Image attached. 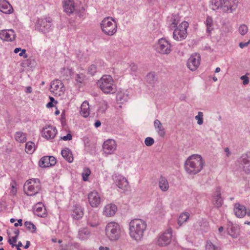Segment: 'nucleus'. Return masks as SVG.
<instances>
[{"label":"nucleus","mask_w":250,"mask_h":250,"mask_svg":"<svg viewBox=\"0 0 250 250\" xmlns=\"http://www.w3.org/2000/svg\"><path fill=\"white\" fill-rule=\"evenodd\" d=\"M206 250H215L216 247L210 241H207L206 246Z\"/></svg>","instance_id":"09e8293b"},{"label":"nucleus","mask_w":250,"mask_h":250,"mask_svg":"<svg viewBox=\"0 0 250 250\" xmlns=\"http://www.w3.org/2000/svg\"><path fill=\"white\" fill-rule=\"evenodd\" d=\"M224 0H211L210 7L213 10L220 9L223 12Z\"/></svg>","instance_id":"cd10ccee"},{"label":"nucleus","mask_w":250,"mask_h":250,"mask_svg":"<svg viewBox=\"0 0 250 250\" xmlns=\"http://www.w3.org/2000/svg\"><path fill=\"white\" fill-rule=\"evenodd\" d=\"M11 186L12 188L11 192L13 195H15L17 192V189L13 184H11Z\"/></svg>","instance_id":"69168bd1"},{"label":"nucleus","mask_w":250,"mask_h":250,"mask_svg":"<svg viewBox=\"0 0 250 250\" xmlns=\"http://www.w3.org/2000/svg\"><path fill=\"white\" fill-rule=\"evenodd\" d=\"M49 156H46L42 157L39 161V165L42 167H49Z\"/></svg>","instance_id":"e433bc0d"},{"label":"nucleus","mask_w":250,"mask_h":250,"mask_svg":"<svg viewBox=\"0 0 250 250\" xmlns=\"http://www.w3.org/2000/svg\"><path fill=\"white\" fill-rule=\"evenodd\" d=\"M233 211L235 216L240 218H243L247 213L246 207L238 203L234 204Z\"/></svg>","instance_id":"a211bd4d"},{"label":"nucleus","mask_w":250,"mask_h":250,"mask_svg":"<svg viewBox=\"0 0 250 250\" xmlns=\"http://www.w3.org/2000/svg\"><path fill=\"white\" fill-rule=\"evenodd\" d=\"M203 114L202 112H199L198 115L195 116V119L198 120L197 123L198 125H202L203 124Z\"/></svg>","instance_id":"3c124183"},{"label":"nucleus","mask_w":250,"mask_h":250,"mask_svg":"<svg viewBox=\"0 0 250 250\" xmlns=\"http://www.w3.org/2000/svg\"><path fill=\"white\" fill-rule=\"evenodd\" d=\"M250 44V39L246 42H241L239 44V46L241 48H244L248 46Z\"/></svg>","instance_id":"13d9d810"},{"label":"nucleus","mask_w":250,"mask_h":250,"mask_svg":"<svg viewBox=\"0 0 250 250\" xmlns=\"http://www.w3.org/2000/svg\"><path fill=\"white\" fill-rule=\"evenodd\" d=\"M212 202L217 208L221 207L223 203V200L221 196L220 189H217L214 193L212 197Z\"/></svg>","instance_id":"5701e85b"},{"label":"nucleus","mask_w":250,"mask_h":250,"mask_svg":"<svg viewBox=\"0 0 250 250\" xmlns=\"http://www.w3.org/2000/svg\"><path fill=\"white\" fill-rule=\"evenodd\" d=\"M52 20L50 18L44 19H38L37 21L36 28L42 32L48 31L51 27Z\"/></svg>","instance_id":"9d476101"},{"label":"nucleus","mask_w":250,"mask_h":250,"mask_svg":"<svg viewBox=\"0 0 250 250\" xmlns=\"http://www.w3.org/2000/svg\"><path fill=\"white\" fill-rule=\"evenodd\" d=\"M99 250H109V248L107 247L100 246L99 248Z\"/></svg>","instance_id":"774afa93"},{"label":"nucleus","mask_w":250,"mask_h":250,"mask_svg":"<svg viewBox=\"0 0 250 250\" xmlns=\"http://www.w3.org/2000/svg\"><path fill=\"white\" fill-rule=\"evenodd\" d=\"M42 202H39L34 206V214L36 215L44 217L46 215V210Z\"/></svg>","instance_id":"4be33fe9"},{"label":"nucleus","mask_w":250,"mask_h":250,"mask_svg":"<svg viewBox=\"0 0 250 250\" xmlns=\"http://www.w3.org/2000/svg\"><path fill=\"white\" fill-rule=\"evenodd\" d=\"M154 126L159 136L162 138L164 137L166 135L165 128L159 120L156 119L154 121Z\"/></svg>","instance_id":"393cba45"},{"label":"nucleus","mask_w":250,"mask_h":250,"mask_svg":"<svg viewBox=\"0 0 250 250\" xmlns=\"http://www.w3.org/2000/svg\"><path fill=\"white\" fill-rule=\"evenodd\" d=\"M115 183L120 188L123 189H125L128 185L126 179L121 175L116 177Z\"/></svg>","instance_id":"b1692460"},{"label":"nucleus","mask_w":250,"mask_h":250,"mask_svg":"<svg viewBox=\"0 0 250 250\" xmlns=\"http://www.w3.org/2000/svg\"><path fill=\"white\" fill-rule=\"evenodd\" d=\"M42 136L47 139H53L57 133V130L56 127L51 125H48L43 128Z\"/></svg>","instance_id":"dca6fc26"},{"label":"nucleus","mask_w":250,"mask_h":250,"mask_svg":"<svg viewBox=\"0 0 250 250\" xmlns=\"http://www.w3.org/2000/svg\"><path fill=\"white\" fill-rule=\"evenodd\" d=\"M146 228L145 221L140 219H135L129 223V234L131 237L137 241L141 240Z\"/></svg>","instance_id":"f257e3e1"},{"label":"nucleus","mask_w":250,"mask_h":250,"mask_svg":"<svg viewBox=\"0 0 250 250\" xmlns=\"http://www.w3.org/2000/svg\"><path fill=\"white\" fill-rule=\"evenodd\" d=\"M89 234V231L87 229H83L79 231V237L82 240H83L85 238V236H87Z\"/></svg>","instance_id":"a19ab883"},{"label":"nucleus","mask_w":250,"mask_h":250,"mask_svg":"<svg viewBox=\"0 0 250 250\" xmlns=\"http://www.w3.org/2000/svg\"><path fill=\"white\" fill-rule=\"evenodd\" d=\"M201 57L199 54L194 53L188 60L187 65L188 67L191 71H194L197 69L200 65Z\"/></svg>","instance_id":"1a4fd4ad"},{"label":"nucleus","mask_w":250,"mask_h":250,"mask_svg":"<svg viewBox=\"0 0 250 250\" xmlns=\"http://www.w3.org/2000/svg\"><path fill=\"white\" fill-rule=\"evenodd\" d=\"M145 143L146 146H150L154 143V140L152 138L148 137L146 138Z\"/></svg>","instance_id":"8fccbe9b"},{"label":"nucleus","mask_w":250,"mask_h":250,"mask_svg":"<svg viewBox=\"0 0 250 250\" xmlns=\"http://www.w3.org/2000/svg\"><path fill=\"white\" fill-rule=\"evenodd\" d=\"M61 250H73V247L70 244L66 245L64 248H62Z\"/></svg>","instance_id":"e2e57ef3"},{"label":"nucleus","mask_w":250,"mask_h":250,"mask_svg":"<svg viewBox=\"0 0 250 250\" xmlns=\"http://www.w3.org/2000/svg\"><path fill=\"white\" fill-rule=\"evenodd\" d=\"M189 214L188 212H184L181 214L178 219V224L179 226H181L184 222H186L189 218Z\"/></svg>","instance_id":"72a5a7b5"},{"label":"nucleus","mask_w":250,"mask_h":250,"mask_svg":"<svg viewBox=\"0 0 250 250\" xmlns=\"http://www.w3.org/2000/svg\"><path fill=\"white\" fill-rule=\"evenodd\" d=\"M88 224L90 226L92 227H95L98 225V222L96 221L94 222H91L90 221H88Z\"/></svg>","instance_id":"0e129e2a"},{"label":"nucleus","mask_w":250,"mask_h":250,"mask_svg":"<svg viewBox=\"0 0 250 250\" xmlns=\"http://www.w3.org/2000/svg\"><path fill=\"white\" fill-rule=\"evenodd\" d=\"M102 31L106 35L112 36L117 31V24L114 19L110 17L104 18L101 23Z\"/></svg>","instance_id":"39448f33"},{"label":"nucleus","mask_w":250,"mask_h":250,"mask_svg":"<svg viewBox=\"0 0 250 250\" xmlns=\"http://www.w3.org/2000/svg\"><path fill=\"white\" fill-rule=\"evenodd\" d=\"M103 148L105 153L112 154L116 149V142L114 140L108 139L105 141L103 145Z\"/></svg>","instance_id":"4468645a"},{"label":"nucleus","mask_w":250,"mask_h":250,"mask_svg":"<svg viewBox=\"0 0 250 250\" xmlns=\"http://www.w3.org/2000/svg\"><path fill=\"white\" fill-rule=\"evenodd\" d=\"M146 81L151 84H154L157 81L155 74L154 72H150L146 76Z\"/></svg>","instance_id":"f704fd0d"},{"label":"nucleus","mask_w":250,"mask_h":250,"mask_svg":"<svg viewBox=\"0 0 250 250\" xmlns=\"http://www.w3.org/2000/svg\"><path fill=\"white\" fill-rule=\"evenodd\" d=\"M188 27V23L187 21H183L176 28L173 33V38L178 41H182L186 39L187 36V28Z\"/></svg>","instance_id":"423d86ee"},{"label":"nucleus","mask_w":250,"mask_h":250,"mask_svg":"<svg viewBox=\"0 0 250 250\" xmlns=\"http://www.w3.org/2000/svg\"><path fill=\"white\" fill-rule=\"evenodd\" d=\"M24 226L26 229L31 232H35L36 230V227L32 222L26 221Z\"/></svg>","instance_id":"ea45409f"},{"label":"nucleus","mask_w":250,"mask_h":250,"mask_svg":"<svg viewBox=\"0 0 250 250\" xmlns=\"http://www.w3.org/2000/svg\"><path fill=\"white\" fill-rule=\"evenodd\" d=\"M61 74L62 77L66 78L68 76L70 75L71 71L68 68L63 67L61 69Z\"/></svg>","instance_id":"49530a36"},{"label":"nucleus","mask_w":250,"mask_h":250,"mask_svg":"<svg viewBox=\"0 0 250 250\" xmlns=\"http://www.w3.org/2000/svg\"><path fill=\"white\" fill-rule=\"evenodd\" d=\"M216 23L211 17L208 16L206 21V32L208 35H210L216 27Z\"/></svg>","instance_id":"aec40b11"},{"label":"nucleus","mask_w":250,"mask_h":250,"mask_svg":"<svg viewBox=\"0 0 250 250\" xmlns=\"http://www.w3.org/2000/svg\"><path fill=\"white\" fill-rule=\"evenodd\" d=\"M130 70L133 72H136L138 69L137 65L134 63H131L130 65Z\"/></svg>","instance_id":"052dcab7"},{"label":"nucleus","mask_w":250,"mask_h":250,"mask_svg":"<svg viewBox=\"0 0 250 250\" xmlns=\"http://www.w3.org/2000/svg\"><path fill=\"white\" fill-rule=\"evenodd\" d=\"M50 90L55 96L62 95L65 91V87L61 80H55L51 83Z\"/></svg>","instance_id":"0eeeda50"},{"label":"nucleus","mask_w":250,"mask_h":250,"mask_svg":"<svg viewBox=\"0 0 250 250\" xmlns=\"http://www.w3.org/2000/svg\"><path fill=\"white\" fill-rule=\"evenodd\" d=\"M15 138L17 141L20 143H23L26 141L25 134L22 132H17Z\"/></svg>","instance_id":"c9c22d12"},{"label":"nucleus","mask_w":250,"mask_h":250,"mask_svg":"<svg viewBox=\"0 0 250 250\" xmlns=\"http://www.w3.org/2000/svg\"><path fill=\"white\" fill-rule=\"evenodd\" d=\"M105 234L110 241L118 240L120 236L121 229L119 225L114 222L108 223L105 228Z\"/></svg>","instance_id":"20e7f679"},{"label":"nucleus","mask_w":250,"mask_h":250,"mask_svg":"<svg viewBox=\"0 0 250 250\" xmlns=\"http://www.w3.org/2000/svg\"><path fill=\"white\" fill-rule=\"evenodd\" d=\"M62 156L69 163L73 161V157L70 150L68 148L62 149L61 152Z\"/></svg>","instance_id":"7c9ffc66"},{"label":"nucleus","mask_w":250,"mask_h":250,"mask_svg":"<svg viewBox=\"0 0 250 250\" xmlns=\"http://www.w3.org/2000/svg\"><path fill=\"white\" fill-rule=\"evenodd\" d=\"M172 237L171 229H167V230L159 236L157 240V244L160 246H166L171 242Z\"/></svg>","instance_id":"9b49d317"},{"label":"nucleus","mask_w":250,"mask_h":250,"mask_svg":"<svg viewBox=\"0 0 250 250\" xmlns=\"http://www.w3.org/2000/svg\"><path fill=\"white\" fill-rule=\"evenodd\" d=\"M91 173L90 170L89 168H85L83 169V172L82 173V176L83 180L86 181L88 180V177Z\"/></svg>","instance_id":"a18cd8bd"},{"label":"nucleus","mask_w":250,"mask_h":250,"mask_svg":"<svg viewBox=\"0 0 250 250\" xmlns=\"http://www.w3.org/2000/svg\"><path fill=\"white\" fill-rule=\"evenodd\" d=\"M172 23L171 24V27L174 28L177 25L178 22L179 21V16L178 14H173L171 17Z\"/></svg>","instance_id":"79ce46f5"},{"label":"nucleus","mask_w":250,"mask_h":250,"mask_svg":"<svg viewBox=\"0 0 250 250\" xmlns=\"http://www.w3.org/2000/svg\"><path fill=\"white\" fill-rule=\"evenodd\" d=\"M97 85L104 93H114L116 91L114 81L110 75H104L97 82Z\"/></svg>","instance_id":"7ed1b4c3"},{"label":"nucleus","mask_w":250,"mask_h":250,"mask_svg":"<svg viewBox=\"0 0 250 250\" xmlns=\"http://www.w3.org/2000/svg\"><path fill=\"white\" fill-rule=\"evenodd\" d=\"M8 242L9 244L11 246V247L12 248H14V247H21L22 246V243L21 241L18 242V244L17 245H16L15 244H14L13 243H12V240H11V239L10 238H9L8 239Z\"/></svg>","instance_id":"4d7b16f0"},{"label":"nucleus","mask_w":250,"mask_h":250,"mask_svg":"<svg viewBox=\"0 0 250 250\" xmlns=\"http://www.w3.org/2000/svg\"><path fill=\"white\" fill-rule=\"evenodd\" d=\"M83 215L82 208L80 207H76L72 213L73 218L78 220L82 218Z\"/></svg>","instance_id":"473e14b6"},{"label":"nucleus","mask_w":250,"mask_h":250,"mask_svg":"<svg viewBox=\"0 0 250 250\" xmlns=\"http://www.w3.org/2000/svg\"><path fill=\"white\" fill-rule=\"evenodd\" d=\"M49 158L48 163H49V167L54 166L57 163L56 159L53 156H50Z\"/></svg>","instance_id":"5fc2aeb1"},{"label":"nucleus","mask_w":250,"mask_h":250,"mask_svg":"<svg viewBox=\"0 0 250 250\" xmlns=\"http://www.w3.org/2000/svg\"><path fill=\"white\" fill-rule=\"evenodd\" d=\"M30 184H34V185H36L37 184H40V180L38 179H30L29 180L27 181L26 182V186H28Z\"/></svg>","instance_id":"603ef678"},{"label":"nucleus","mask_w":250,"mask_h":250,"mask_svg":"<svg viewBox=\"0 0 250 250\" xmlns=\"http://www.w3.org/2000/svg\"><path fill=\"white\" fill-rule=\"evenodd\" d=\"M80 113L85 118L89 115V105L87 101H84L82 104Z\"/></svg>","instance_id":"2f4dec72"},{"label":"nucleus","mask_w":250,"mask_h":250,"mask_svg":"<svg viewBox=\"0 0 250 250\" xmlns=\"http://www.w3.org/2000/svg\"><path fill=\"white\" fill-rule=\"evenodd\" d=\"M72 136L71 134L68 133L66 136L62 137L61 138V139L64 140V141H70L72 140Z\"/></svg>","instance_id":"bf43d9fd"},{"label":"nucleus","mask_w":250,"mask_h":250,"mask_svg":"<svg viewBox=\"0 0 250 250\" xmlns=\"http://www.w3.org/2000/svg\"><path fill=\"white\" fill-rule=\"evenodd\" d=\"M117 210V207L115 205L109 204L106 205L104 210V214L106 216H113Z\"/></svg>","instance_id":"a878e982"},{"label":"nucleus","mask_w":250,"mask_h":250,"mask_svg":"<svg viewBox=\"0 0 250 250\" xmlns=\"http://www.w3.org/2000/svg\"><path fill=\"white\" fill-rule=\"evenodd\" d=\"M129 99L128 94L123 91L118 92L116 95L117 101L120 104H124Z\"/></svg>","instance_id":"c85d7f7f"},{"label":"nucleus","mask_w":250,"mask_h":250,"mask_svg":"<svg viewBox=\"0 0 250 250\" xmlns=\"http://www.w3.org/2000/svg\"><path fill=\"white\" fill-rule=\"evenodd\" d=\"M88 202L92 207H97L101 202V197L99 193L94 190L89 193L88 195Z\"/></svg>","instance_id":"ddd939ff"},{"label":"nucleus","mask_w":250,"mask_h":250,"mask_svg":"<svg viewBox=\"0 0 250 250\" xmlns=\"http://www.w3.org/2000/svg\"><path fill=\"white\" fill-rule=\"evenodd\" d=\"M97 71V67L94 64L91 65L88 69V72L91 75H94Z\"/></svg>","instance_id":"de8ad7c7"},{"label":"nucleus","mask_w":250,"mask_h":250,"mask_svg":"<svg viewBox=\"0 0 250 250\" xmlns=\"http://www.w3.org/2000/svg\"><path fill=\"white\" fill-rule=\"evenodd\" d=\"M240 79L243 81V84L245 85H247L249 83V78L247 75L242 76L240 77Z\"/></svg>","instance_id":"864d4df0"},{"label":"nucleus","mask_w":250,"mask_h":250,"mask_svg":"<svg viewBox=\"0 0 250 250\" xmlns=\"http://www.w3.org/2000/svg\"><path fill=\"white\" fill-rule=\"evenodd\" d=\"M227 231L228 234L232 238L236 239L240 235V227L236 224H231L229 225Z\"/></svg>","instance_id":"f3484780"},{"label":"nucleus","mask_w":250,"mask_h":250,"mask_svg":"<svg viewBox=\"0 0 250 250\" xmlns=\"http://www.w3.org/2000/svg\"><path fill=\"white\" fill-rule=\"evenodd\" d=\"M239 33L242 35H246L248 31V28L245 24H241L238 28Z\"/></svg>","instance_id":"37998d69"},{"label":"nucleus","mask_w":250,"mask_h":250,"mask_svg":"<svg viewBox=\"0 0 250 250\" xmlns=\"http://www.w3.org/2000/svg\"><path fill=\"white\" fill-rule=\"evenodd\" d=\"M242 162L244 165V167L247 168L248 170H250V157L247 155L243 156Z\"/></svg>","instance_id":"58836bf2"},{"label":"nucleus","mask_w":250,"mask_h":250,"mask_svg":"<svg viewBox=\"0 0 250 250\" xmlns=\"http://www.w3.org/2000/svg\"><path fill=\"white\" fill-rule=\"evenodd\" d=\"M41 188V185L38 184L36 185L30 184L26 186L25 183L24 188V192L28 196L35 195L40 191Z\"/></svg>","instance_id":"2eb2a0df"},{"label":"nucleus","mask_w":250,"mask_h":250,"mask_svg":"<svg viewBox=\"0 0 250 250\" xmlns=\"http://www.w3.org/2000/svg\"><path fill=\"white\" fill-rule=\"evenodd\" d=\"M101 125V123L99 120L96 121L94 124V125L96 127H98Z\"/></svg>","instance_id":"338daca9"},{"label":"nucleus","mask_w":250,"mask_h":250,"mask_svg":"<svg viewBox=\"0 0 250 250\" xmlns=\"http://www.w3.org/2000/svg\"><path fill=\"white\" fill-rule=\"evenodd\" d=\"M74 0H64L63 7L65 11L68 14H71L74 10Z\"/></svg>","instance_id":"bb28decb"},{"label":"nucleus","mask_w":250,"mask_h":250,"mask_svg":"<svg viewBox=\"0 0 250 250\" xmlns=\"http://www.w3.org/2000/svg\"><path fill=\"white\" fill-rule=\"evenodd\" d=\"M107 107H108L107 103L106 101H104L101 102L100 105L98 110H99V111H100L102 113H104L105 111V110L107 109Z\"/></svg>","instance_id":"c03bdc74"},{"label":"nucleus","mask_w":250,"mask_h":250,"mask_svg":"<svg viewBox=\"0 0 250 250\" xmlns=\"http://www.w3.org/2000/svg\"><path fill=\"white\" fill-rule=\"evenodd\" d=\"M238 0H224L223 12L232 13L237 8Z\"/></svg>","instance_id":"f8f14e48"},{"label":"nucleus","mask_w":250,"mask_h":250,"mask_svg":"<svg viewBox=\"0 0 250 250\" xmlns=\"http://www.w3.org/2000/svg\"><path fill=\"white\" fill-rule=\"evenodd\" d=\"M0 11L5 14H11L13 12V8L7 1L0 0Z\"/></svg>","instance_id":"412c9836"},{"label":"nucleus","mask_w":250,"mask_h":250,"mask_svg":"<svg viewBox=\"0 0 250 250\" xmlns=\"http://www.w3.org/2000/svg\"><path fill=\"white\" fill-rule=\"evenodd\" d=\"M21 52L19 54V56L21 57L23 56L24 58H26L27 57V55L25 53L26 50L25 49H21Z\"/></svg>","instance_id":"680f3d73"},{"label":"nucleus","mask_w":250,"mask_h":250,"mask_svg":"<svg viewBox=\"0 0 250 250\" xmlns=\"http://www.w3.org/2000/svg\"><path fill=\"white\" fill-rule=\"evenodd\" d=\"M15 37L16 34L14 31L12 29L4 30L0 33V38L1 39L6 41L11 42L15 40Z\"/></svg>","instance_id":"6ab92c4d"},{"label":"nucleus","mask_w":250,"mask_h":250,"mask_svg":"<svg viewBox=\"0 0 250 250\" xmlns=\"http://www.w3.org/2000/svg\"><path fill=\"white\" fill-rule=\"evenodd\" d=\"M34 144L32 142H27L25 145V151L29 154H32L34 150Z\"/></svg>","instance_id":"4c0bfd02"},{"label":"nucleus","mask_w":250,"mask_h":250,"mask_svg":"<svg viewBox=\"0 0 250 250\" xmlns=\"http://www.w3.org/2000/svg\"><path fill=\"white\" fill-rule=\"evenodd\" d=\"M202 158L199 155L189 156L185 163L186 171L190 174H196L200 172L203 167Z\"/></svg>","instance_id":"f03ea898"},{"label":"nucleus","mask_w":250,"mask_h":250,"mask_svg":"<svg viewBox=\"0 0 250 250\" xmlns=\"http://www.w3.org/2000/svg\"><path fill=\"white\" fill-rule=\"evenodd\" d=\"M159 187L161 190L164 192L167 191L169 188V184L167 179L162 176L159 180Z\"/></svg>","instance_id":"c756f323"},{"label":"nucleus","mask_w":250,"mask_h":250,"mask_svg":"<svg viewBox=\"0 0 250 250\" xmlns=\"http://www.w3.org/2000/svg\"><path fill=\"white\" fill-rule=\"evenodd\" d=\"M157 51L162 54H168L171 52V45L165 39L161 38L156 45Z\"/></svg>","instance_id":"6e6552de"},{"label":"nucleus","mask_w":250,"mask_h":250,"mask_svg":"<svg viewBox=\"0 0 250 250\" xmlns=\"http://www.w3.org/2000/svg\"><path fill=\"white\" fill-rule=\"evenodd\" d=\"M84 76L83 74H77L75 78V80L77 83H82L84 80Z\"/></svg>","instance_id":"6e6d98bb"}]
</instances>
